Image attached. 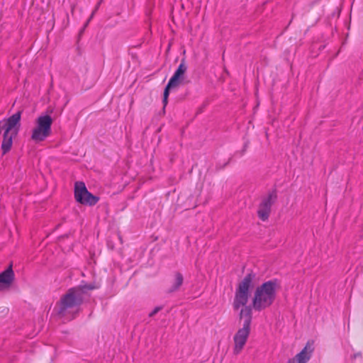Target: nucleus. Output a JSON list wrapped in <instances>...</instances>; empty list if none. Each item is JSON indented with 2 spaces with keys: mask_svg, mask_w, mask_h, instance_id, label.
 I'll return each instance as SVG.
<instances>
[{
  "mask_svg": "<svg viewBox=\"0 0 363 363\" xmlns=\"http://www.w3.org/2000/svg\"><path fill=\"white\" fill-rule=\"evenodd\" d=\"M96 287L92 284L70 289L56 304L54 311L60 317L67 320L74 318L79 311V307L83 301L85 290H91Z\"/></svg>",
  "mask_w": 363,
  "mask_h": 363,
  "instance_id": "1",
  "label": "nucleus"
},
{
  "mask_svg": "<svg viewBox=\"0 0 363 363\" xmlns=\"http://www.w3.org/2000/svg\"><path fill=\"white\" fill-rule=\"evenodd\" d=\"M278 284L275 280L267 281L257 286L252 298V307L261 311L272 305L277 296Z\"/></svg>",
  "mask_w": 363,
  "mask_h": 363,
  "instance_id": "2",
  "label": "nucleus"
},
{
  "mask_svg": "<svg viewBox=\"0 0 363 363\" xmlns=\"http://www.w3.org/2000/svg\"><path fill=\"white\" fill-rule=\"evenodd\" d=\"M240 318L243 321L242 326L234 335V354H238L245 345L250 333L252 308L245 307L240 311Z\"/></svg>",
  "mask_w": 363,
  "mask_h": 363,
  "instance_id": "3",
  "label": "nucleus"
},
{
  "mask_svg": "<svg viewBox=\"0 0 363 363\" xmlns=\"http://www.w3.org/2000/svg\"><path fill=\"white\" fill-rule=\"evenodd\" d=\"M20 120V112L14 113L6 120L4 140L1 143V155L6 153L11 150L13 138L16 136L19 130Z\"/></svg>",
  "mask_w": 363,
  "mask_h": 363,
  "instance_id": "4",
  "label": "nucleus"
},
{
  "mask_svg": "<svg viewBox=\"0 0 363 363\" xmlns=\"http://www.w3.org/2000/svg\"><path fill=\"white\" fill-rule=\"evenodd\" d=\"M35 125L32 130L31 140L35 143L44 141L52 132V118L49 115H42L35 120Z\"/></svg>",
  "mask_w": 363,
  "mask_h": 363,
  "instance_id": "5",
  "label": "nucleus"
},
{
  "mask_svg": "<svg viewBox=\"0 0 363 363\" xmlns=\"http://www.w3.org/2000/svg\"><path fill=\"white\" fill-rule=\"evenodd\" d=\"M254 276L251 274L246 275L244 279L239 283L235 291V298L233 303V308L238 310L242 308L247 307L246 306L249 298V291L251 286ZM250 308L251 307L249 306Z\"/></svg>",
  "mask_w": 363,
  "mask_h": 363,
  "instance_id": "6",
  "label": "nucleus"
},
{
  "mask_svg": "<svg viewBox=\"0 0 363 363\" xmlns=\"http://www.w3.org/2000/svg\"><path fill=\"white\" fill-rule=\"evenodd\" d=\"M74 197L77 202L89 206L95 205L99 201V198L89 192L82 182H77L74 184Z\"/></svg>",
  "mask_w": 363,
  "mask_h": 363,
  "instance_id": "7",
  "label": "nucleus"
},
{
  "mask_svg": "<svg viewBox=\"0 0 363 363\" xmlns=\"http://www.w3.org/2000/svg\"><path fill=\"white\" fill-rule=\"evenodd\" d=\"M187 67L185 65L184 60H182L177 69L170 78L164 91L163 103L164 106L167 104V99L169 94V90L177 87L184 79L185 72H186Z\"/></svg>",
  "mask_w": 363,
  "mask_h": 363,
  "instance_id": "8",
  "label": "nucleus"
},
{
  "mask_svg": "<svg viewBox=\"0 0 363 363\" xmlns=\"http://www.w3.org/2000/svg\"><path fill=\"white\" fill-rule=\"evenodd\" d=\"M277 199L275 191L269 192L267 196L262 199L257 210V216L259 219L265 221L268 219L272 204Z\"/></svg>",
  "mask_w": 363,
  "mask_h": 363,
  "instance_id": "9",
  "label": "nucleus"
},
{
  "mask_svg": "<svg viewBox=\"0 0 363 363\" xmlns=\"http://www.w3.org/2000/svg\"><path fill=\"white\" fill-rule=\"evenodd\" d=\"M15 281V274L13 270V264L11 263L8 267L1 272V292L11 290Z\"/></svg>",
  "mask_w": 363,
  "mask_h": 363,
  "instance_id": "10",
  "label": "nucleus"
},
{
  "mask_svg": "<svg viewBox=\"0 0 363 363\" xmlns=\"http://www.w3.org/2000/svg\"><path fill=\"white\" fill-rule=\"evenodd\" d=\"M184 282V277L182 273L179 272H174L171 281V286L169 289V292H174L179 289Z\"/></svg>",
  "mask_w": 363,
  "mask_h": 363,
  "instance_id": "11",
  "label": "nucleus"
},
{
  "mask_svg": "<svg viewBox=\"0 0 363 363\" xmlns=\"http://www.w3.org/2000/svg\"><path fill=\"white\" fill-rule=\"evenodd\" d=\"M311 357V351H308L307 346L301 352L297 354L294 358L289 361H294V363H306Z\"/></svg>",
  "mask_w": 363,
  "mask_h": 363,
  "instance_id": "12",
  "label": "nucleus"
},
{
  "mask_svg": "<svg viewBox=\"0 0 363 363\" xmlns=\"http://www.w3.org/2000/svg\"><path fill=\"white\" fill-rule=\"evenodd\" d=\"M101 1L97 4V5L96 6L95 9L93 11V12H92V13H91V16L89 17V18L88 19L87 22L86 23L85 26H86L89 24V23L90 22V21L91 20V18L94 17V14H95L96 11L98 10V9H99V6H100V4H101Z\"/></svg>",
  "mask_w": 363,
  "mask_h": 363,
  "instance_id": "13",
  "label": "nucleus"
},
{
  "mask_svg": "<svg viewBox=\"0 0 363 363\" xmlns=\"http://www.w3.org/2000/svg\"><path fill=\"white\" fill-rule=\"evenodd\" d=\"M162 309V306H157V307H155V309L152 312L150 313L149 316L150 317L154 316L156 313H157Z\"/></svg>",
  "mask_w": 363,
  "mask_h": 363,
  "instance_id": "14",
  "label": "nucleus"
},
{
  "mask_svg": "<svg viewBox=\"0 0 363 363\" xmlns=\"http://www.w3.org/2000/svg\"><path fill=\"white\" fill-rule=\"evenodd\" d=\"M359 357H361V353H357V354H354V358H357Z\"/></svg>",
  "mask_w": 363,
  "mask_h": 363,
  "instance_id": "15",
  "label": "nucleus"
},
{
  "mask_svg": "<svg viewBox=\"0 0 363 363\" xmlns=\"http://www.w3.org/2000/svg\"><path fill=\"white\" fill-rule=\"evenodd\" d=\"M286 363H294V361H288Z\"/></svg>",
  "mask_w": 363,
  "mask_h": 363,
  "instance_id": "16",
  "label": "nucleus"
}]
</instances>
